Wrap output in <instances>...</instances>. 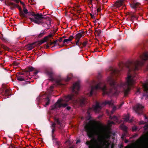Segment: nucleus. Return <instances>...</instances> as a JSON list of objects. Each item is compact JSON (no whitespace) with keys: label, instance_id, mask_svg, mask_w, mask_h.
<instances>
[{"label":"nucleus","instance_id":"nucleus-1","mask_svg":"<svg viewBox=\"0 0 148 148\" xmlns=\"http://www.w3.org/2000/svg\"><path fill=\"white\" fill-rule=\"evenodd\" d=\"M85 129L89 137L97 136V139L93 138L86 142L89 145L88 148H108L111 134L109 127L99 121L92 120L86 125Z\"/></svg>","mask_w":148,"mask_h":148},{"label":"nucleus","instance_id":"nucleus-2","mask_svg":"<svg viewBox=\"0 0 148 148\" xmlns=\"http://www.w3.org/2000/svg\"><path fill=\"white\" fill-rule=\"evenodd\" d=\"M130 72V71H129ZM118 73V71L114 70L112 72V75H116ZM135 76L132 75L129 73L126 79L125 83L121 84L120 86L117 85L114 81V78L112 76L108 78V82L109 83L111 87L109 92H108L106 89V86L104 83L101 82H99L95 86H92L90 93L88 94L89 96H91L93 92L95 90L100 89L103 90L104 94H107L110 95H113L114 96L117 95L118 94L117 91L118 89L119 88H123L125 95L127 96L129 93L131 88L136 83Z\"/></svg>","mask_w":148,"mask_h":148},{"label":"nucleus","instance_id":"nucleus-3","mask_svg":"<svg viewBox=\"0 0 148 148\" xmlns=\"http://www.w3.org/2000/svg\"><path fill=\"white\" fill-rule=\"evenodd\" d=\"M124 148H148V131L142 135L135 142Z\"/></svg>","mask_w":148,"mask_h":148},{"label":"nucleus","instance_id":"nucleus-4","mask_svg":"<svg viewBox=\"0 0 148 148\" xmlns=\"http://www.w3.org/2000/svg\"><path fill=\"white\" fill-rule=\"evenodd\" d=\"M147 60H148V53H144L140 56L139 59L131 62L128 67L130 69L129 71L131 70L134 71L138 70L139 68L143 64L145 61Z\"/></svg>","mask_w":148,"mask_h":148},{"label":"nucleus","instance_id":"nucleus-5","mask_svg":"<svg viewBox=\"0 0 148 148\" xmlns=\"http://www.w3.org/2000/svg\"><path fill=\"white\" fill-rule=\"evenodd\" d=\"M74 95H68L66 97L64 100L66 101H69L70 100H73V103L74 105H82L85 103V101L86 99L85 98L82 97L81 99H79L78 100L77 99L73 100Z\"/></svg>","mask_w":148,"mask_h":148},{"label":"nucleus","instance_id":"nucleus-6","mask_svg":"<svg viewBox=\"0 0 148 148\" xmlns=\"http://www.w3.org/2000/svg\"><path fill=\"white\" fill-rule=\"evenodd\" d=\"M33 16L34 17V18H30L32 21L38 24L42 23L43 18L42 15L38 14H33Z\"/></svg>","mask_w":148,"mask_h":148},{"label":"nucleus","instance_id":"nucleus-7","mask_svg":"<svg viewBox=\"0 0 148 148\" xmlns=\"http://www.w3.org/2000/svg\"><path fill=\"white\" fill-rule=\"evenodd\" d=\"M101 108V107L100 106V104L98 102H96L95 105H93L92 108L89 109L88 111V113L90 110L91 109L93 110L95 112H99L100 111Z\"/></svg>","mask_w":148,"mask_h":148},{"label":"nucleus","instance_id":"nucleus-8","mask_svg":"<svg viewBox=\"0 0 148 148\" xmlns=\"http://www.w3.org/2000/svg\"><path fill=\"white\" fill-rule=\"evenodd\" d=\"M144 106L139 104H138L134 107V109L137 113L140 114L142 113Z\"/></svg>","mask_w":148,"mask_h":148},{"label":"nucleus","instance_id":"nucleus-9","mask_svg":"<svg viewBox=\"0 0 148 148\" xmlns=\"http://www.w3.org/2000/svg\"><path fill=\"white\" fill-rule=\"evenodd\" d=\"M80 87V84L79 82H77L75 83L74 84L72 89L73 93L77 95L78 93Z\"/></svg>","mask_w":148,"mask_h":148},{"label":"nucleus","instance_id":"nucleus-10","mask_svg":"<svg viewBox=\"0 0 148 148\" xmlns=\"http://www.w3.org/2000/svg\"><path fill=\"white\" fill-rule=\"evenodd\" d=\"M83 33H79L77 34L75 36V42L76 45L80 47V42L79 40L81 38L82 36Z\"/></svg>","mask_w":148,"mask_h":148},{"label":"nucleus","instance_id":"nucleus-11","mask_svg":"<svg viewBox=\"0 0 148 148\" xmlns=\"http://www.w3.org/2000/svg\"><path fill=\"white\" fill-rule=\"evenodd\" d=\"M64 100L63 99H60L58 100L57 102L55 105V107L56 108L57 107H65L67 106L66 103L62 104V102Z\"/></svg>","mask_w":148,"mask_h":148},{"label":"nucleus","instance_id":"nucleus-12","mask_svg":"<svg viewBox=\"0 0 148 148\" xmlns=\"http://www.w3.org/2000/svg\"><path fill=\"white\" fill-rule=\"evenodd\" d=\"M125 0H120L116 1L114 4V6L117 8L120 7L124 5Z\"/></svg>","mask_w":148,"mask_h":148},{"label":"nucleus","instance_id":"nucleus-13","mask_svg":"<svg viewBox=\"0 0 148 148\" xmlns=\"http://www.w3.org/2000/svg\"><path fill=\"white\" fill-rule=\"evenodd\" d=\"M120 128L125 132V133L122 134V136L121 137L123 139L124 138V136L127 133V127L124 125H122L120 126Z\"/></svg>","mask_w":148,"mask_h":148},{"label":"nucleus","instance_id":"nucleus-14","mask_svg":"<svg viewBox=\"0 0 148 148\" xmlns=\"http://www.w3.org/2000/svg\"><path fill=\"white\" fill-rule=\"evenodd\" d=\"M10 91L9 89H6L4 92H3L2 93V95L4 96L5 97H7L8 95H10Z\"/></svg>","mask_w":148,"mask_h":148},{"label":"nucleus","instance_id":"nucleus-15","mask_svg":"<svg viewBox=\"0 0 148 148\" xmlns=\"http://www.w3.org/2000/svg\"><path fill=\"white\" fill-rule=\"evenodd\" d=\"M129 114H127L126 115H124L123 116V119L125 121L128 122H131L132 121V120L131 119L129 120Z\"/></svg>","mask_w":148,"mask_h":148},{"label":"nucleus","instance_id":"nucleus-16","mask_svg":"<svg viewBox=\"0 0 148 148\" xmlns=\"http://www.w3.org/2000/svg\"><path fill=\"white\" fill-rule=\"evenodd\" d=\"M143 87L145 92L148 93V82H146L143 85Z\"/></svg>","mask_w":148,"mask_h":148},{"label":"nucleus","instance_id":"nucleus-17","mask_svg":"<svg viewBox=\"0 0 148 148\" xmlns=\"http://www.w3.org/2000/svg\"><path fill=\"white\" fill-rule=\"evenodd\" d=\"M73 38V36H70L68 38L64 39L63 40L64 43H66L68 44L69 42L71 41Z\"/></svg>","mask_w":148,"mask_h":148},{"label":"nucleus","instance_id":"nucleus-18","mask_svg":"<svg viewBox=\"0 0 148 148\" xmlns=\"http://www.w3.org/2000/svg\"><path fill=\"white\" fill-rule=\"evenodd\" d=\"M114 102L112 101H106L103 103V105H108L109 106H112L113 105Z\"/></svg>","mask_w":148,"mask_h":148},{"label":"nucleus","instance_id":"nucleus-19","mask_svg":"<svg viewBox=\"0 0 148 148\" xmlns=\"http://www.w3.org/2000/svg\"><path fill=\"white\" fill-rule=\"evenodd\" d=\"M139 4L138 3H133L130 5L131 7L133 8H136L139 5Z\"/></svg>","mask_w":148,"mask_h":148},{"label":"nucleus","instance_id":"nucleus-20","mask_svg":"<svg viewBox=\"0 0 148 148\" xmlns=\"http://www.w3.org/2000/svg\"><path fill=\"white\" fill-rule=\"evenodd\" d=\"M35 43H33L29 45L28 47L29 50H31L34 48L35 46Z\"/></svg>","mask_w":148,"mask_h":148},{"label":"nucleus","instance_id":"nucleus-21","mask_svg":"<svg viewBox=\"0 0 148 148\" xmlns=\"http://www.w3.org/2000/svg\"><path fill=\"white\" fill-rule=\"evenodd\" d=\"M9 5L10 6H12L14 8L18 7V5L17 4H15L13 3L10 2L9 3Z\"/></svg>","mask_w":148,"mask_h":148},{"label":"nucleus","instance_id":"nucleus-22","mask_svg":"<svg viewBox=\"0 0 148 148\" xmlns=\"http://www.w3.org/2000/svg\"><path fill=\"white\" fill-rule=\"evenodd\" d=\"M55 123H56V124H57L58 125H60L61 123L60 122H59V120L58 119H55Z\"/></svg>","mask_w":148,"mask_h":148},{"label":"nucleus","instance_id":"nucleus-23","mask_svg":"<svg viewBox=\"0 0 148 148\" xmlns=\"http://www.w3.org/2000/svg\"><path fill=\"white\" fill-rule=\"evenodd\" d=\"M52 36V35H49L48 36L46 37H45L44 38V40H45V41H47L48 40V38H51Z\"/></svg>","mask_w":148,"mask_h":148},{"label":"nucleus","instance_id":"nucleus-24","mask_svg":"<svg viewBox=\"0 0 148 148\" xmlns=\"http://www.w3.org/2000/svg\"><path fill=\"white\" fill-rule=\"evenodd\" d=\"M45 34V33L44 32H42L38 36V37L39 38H40L43 36Z\"/></svg>","mask_w":148,"mask_h":148},{"label":"nucleus","instance_id":"nucleus-25","mask_svg":"<svg viewBox=\"0 0 148 148\" xmlns=\"http://www.w3.org/2000/svg\"><path fill=\"white\" fill-rule=\"evenodd\" d=\"M138 129L136 126H134L132 127V130L133 131L137 130Z\"/></svg>","mask_w":148,"mask_h":148},{"label":"nucleus","instance_id":"nucleus-26","mask_svg":"<svg viewBox=\"0 0 148 148\" xmlns=\"http://www.w3.org/2000/svg\"><path fill=\"white\" fill-rule=\"evenodd\" d=\"M17 79H18V80L19 81H23L24 80V79L23 78H22L20 77H17Z\"/></svg>","mask_w":148,"mask_h":148},{"label":"nucleus","instance_id":"nucleus-27","mask_svg":"<svg viewBox=\"0 0 148 148\" xmlns=\"http://www.w3.org/2000/svg\"><path fill=\"white\" fill-rule=\"evenodd\" d=\"M114 123L113 121H109L108 122V125L109 126L111 125L112 124H113Z\"/></svg>","mask_w":148,"mask_h":148},{"label":"nucleus","instance_id":"nucleus-28","mask_svg":"<svg viewBox=\"0 0 148 148\" xmlns=\"http://www.w3.org/2000/svg\"><path fill=\"white\" fill-rule=\"evenodd\" d=\"M34 69V68L32 67H29L28 68L29 71H33Z\"/></svg>","mask_w":148,"mask_h":148},{"label":"nucleus","instance_id":"nucleus-29","mask_svg":"<svg viewBox=\"0 0 148 148\" xmlns=\"http://www.w3.org/2000/svg\"><path fill=\"white\" fill-rule=\"evenodd\" d=\"M140 88H138L137 89V91L136 93V94L138 95L140 93Z\"/></svg>","mask_w":148,"mask_h":148},{"label":"nucleus","instance_id":"nucleus-30","mask_svg":"<svg viewBox=\"0 0 148 148\" xmlns=\"http://www.w3.org/2000/svg\"><path fill=\"white\" fill-rule=\"evenodd\" d=\"M23 8H24V9H23L24 12L25 14L27 13L28 12H27V9H25V7Z\"/></svg>","mask_w":148,"mask_h":148},{"label":"nucleus","instance_id":"nucleus-31","mask_svg":"<svg viewBox=\"0 0 148 148\" xmlns=\"http://www.w3.org/2000/svg\"><path fill=\"white\" fill-rule=\"evenodd\" d=\"M87 41H85L82 43V45L84 46H85L87 45Z\"/></svg>","mask_w":148,"mask_h":148},{"label":"nucleus","instance_id":"nucleus-32","mask_svg":"<svg viewBox=\"0 0 148 148\" xmlns=\"http://www.w3.org/2000/svg\"><path fill=\"white\" fill-rule=\"evenodd\" d=\"M47 99L48 100V101L45 104L46 106L48 105L49 104V98H47Z\"/></svg>","mask_w":148,"mask_h":148},{"label":"nucleus","instance_id":"nucleus-33","mask_svg":"<svg viewBox=\"0 0 148 148\" xmlns=\"http://www.w3.org/2000/svg\"><path fill=\"white\" fill-rule=\"evenodd\" d=\"M20 14L22 16H24V14L22 11L20 12Z\"/></svg>","mask_w":148,"mask_h":148},{"label":"nucleus","instance_id":"nucleus-34","mask_svg":"<svg viewBox=\"0 0 148 148\" xmlns=\"http://www.w3.org/2000/svg\"><path fill=\"white\" fill-rule=\"evenodd\" d=\"M145 129H146L147 127H148V123H146L144 127Z\"/></svg>","mask_w":148,"mask_h":148},{"label":"nucleus","instance_id":"nucleus-35","mask_svg":"<svg viewBox=\"0 0 148 148\" xmlns=\"http://www.w3.org/2000/svg\"><path fill=\"white\" fill-rule=\"evenodd\" d=\"M20 3L22 4L23 5V8H24V7H25V4H24V3L22 2L21 1H20Z\"/></svg>","mask_w":148,"mask_h":148},{"label":"nucleus","instance_id":"nucleus-36","mask_svg":"<svg viewBox=\"0 0 148 148\" xmlns=\"http://www.w3.org/2000/svg\"><path fill=\"white\" fill-rule=\"evenodd\" d=\"M101 10V8H99L97 9V12H99Z\"/></svg>","mask_w":148,"mask_h":148},{"label":"nucleus","instance_id":"nucleus-37","mask_svg":"<svg viewBox=\"0 0 148 148\" xmlns=\"http://www.w3.org/2000/svg\"><path fill=\"white\" fill-rule=\"evenodd\" d=\"M144 123V122L143 121H141L140 122V124H143V123Z\"/></svg>","mask_w":148,"mask_h":148},{"label":"nucleus","instance_id":"nucleus-38","mask_svg":"<svg viewBox=\"0 0 148 148\" xmlns=\"http://www.w3.org/2000/svg\"><path fill=\"white\" fill-rule=\"evenodd\" d=\"M55 123H53L52 125V126L53 127H54L55 126Z\"/></svg>","mask_w":148,"mask_h":148},{"label":"nucleus","instance_id":"nucleus-39","mask_svg":"<svg viewBox=\"0 0 148 148\" xmlns=\"http://www.w3.org/2000/svg\"><path fill=\"white\" fill-rule=\"evenodd\" d=\"M114 145L113 144H112L111 145V148H113L114 147Z\"/></svg>","mask_w":148,"mask_h":148},{"label":"nucleus","instance_id":"nucleus-40","mask_svg":"<svg viewBox=\"0 0 148 148\" xmlns=\"http://www.w3.org/2000/svg\"><path fill=\"white\" fill-rule=\"evenodd\" d=\"M33 1V0H29V3L31 4H32L33 3H31L30 2V1H31V2H32V1Z\"/></svg>","mask_w":148,"mask_h":148},{"label":"nucleus","instance_id":"nucleus-41","mask_svg":"<svg viewBox=\"0 0 148 148\" xmlns=\"http://www.w3.org/2000/svg\"><path fill=\"white\" fill-rule=\"evenodd\" d=\"M70 107H67V109L68 110H69L70 109Z\"/></svg>","mask_w":148,"mask_h":148},{"label":"nucleus","instance_id":"nucleus-42","mask_svg":"<svg viewBox=\"0 0 148 148\" xmlns=\"http://www.w3.org/2000/svg\"><path fill=\"white\" fill-rule=\"evenodd\" d=\"M138 136V135L137 134H136L133 136V137H135Z\"/></svg>","mask_w":148,"mask_h":148},{"label":"nucleus","instance_id":"nucleus-43","mask_svg":"<svg viewBox=\"0 0 148 148\" xmlns=\"http://www.w3.org/2000/svg\"><path fill=\"white\" fill-rule=\"evenodd\" d=\"M89 3H92V0H89Z\"/></svg>","mask_w":148,"mask_h":148},{"label":"nucleus","instance_id":"nucleus-44","mask_svg":"<svg viewBox=\"0 0 148 148\" xmlns=\"http://www.w3.org/2000/svg\"><path fill=\"white\" fill-rule=\"evenodd\" d=\"M79 142H80V141L79 140H78L76 142V143H78Z\"/></svg>","mask_w":148,"mask_h":148},{"label":"nucleus","instance_id":"nucleus-45","mask_svg":"<svg viewBox=\"0 0 148 148\" xmlns=\"http://www.w3.org/2000/svg\"><path fill=\"white\" fill-rule=\"evenodd\" d=\"M19 9L20 11H21V7H19Z\"/></svg>","mask_w":148,"mask_h":148},{"label":"nucleus","instance_id":"nucleus-46","mask_svg":"<svg viewBox=\"0 0 148 148\" xmlns=\"http://www.w3.org/2000/svg\"><path fill=\"white\" fill-rule=\"evenodd\" d=\"M37 72H35V73H34V75H36V74H37Z\"/></svg>","mask_w":148,"mask_h":148},{"label":"nucleus","instance_id":"nucleus-47","mask_svg":"<svg viewBox=\"0 0 148 148\" xmlns=\"http://www.w3.org/2000/svg\"><path fill=\"white\" fill-rule=\"evenodd\" d=\"M95 81H93V84H95Z\"/></svg>","mask_w":148,"mask_h":148},{"label":"nucleus","instance_id":"nucleus-48","mask_svg":"<svg viewBox=\"0 0 148 148\" xmlns=\"http://www.w3.org/2000/svg\"><path fill=\"white\" fill-rule=\"evenodd\" d=\"M116 108L115 107H114L113 108V110H115V109Z\"/></svg>","mask_w":148,"mask_h":148},{"label":"nucleus","instance_id":"nucleus-49","mask_svg":"<svg viewBox=\"0 0 148 148\" xmlns=\"http://www.w3.org/2000/svg\"><path fill=\"white\" fill-rule=\"evenodd\" d=\"M70 79V78H68L67 79V80H69Z\"/></svg>","mask_w":148,"mask_h":148},{"label":"nucleus","instance_id":"nucleus-50","mask_svg":"<svg viewBox=\"0 0 148 148\" xmlns=\"http://www.w3.org/2000/svg\"><path fill=\"white\" fill-rule=\"evenodd\" d=\"M113 111H113V110H112V111L111 112V113H112H112H113Z\"/></svg>","mask_w":148,"mask_h":148},{"label":"nucleus","instance_id":"nucleus-51","mask_svg":"<svg viewBox=\"0 0 148 148\" xmlns=\"http://www.w3.org/2000/svg\"><path fill=\"white\" fill-rule=\"evenodd\" d=\"M123 104V103H122V104L121 105H121H122V104Z\"/></svg>","mask_w":148,"mask_h":148},{"label":"nucleus","instance_id":"nucleus-52","mask_svg":"<svg viewBox=\"0 0 148 148\" xmlns=\"http://www.w3.org/2000/svg\"><path fill=\"white\" fill-rule=\"evenodd\" d=\"M116 122H117V120L116 119Z\"/></svg>","mask_w":148,"mask_h":148},{"label":"nucleus","instance_id":"nucleus-53","mask_svg":"<svg viewBox=\"0 0 148 148\" xmlns=\"http://www.w3.org/2000/svg\"><path fill=\"white\" fill-rule=\"evenodd\" d=\"M1 53V51H0V54Z\"/></svg>","mask_w":148,"mask_h":148},{"label":"nucleus","instance_id":"nucleus-54","mask_svg":"<svg viewBox=\"0 0 148 148\" xmlns=\"http://www.w3.org/2000/svg\"><path fill=\"white\" fill-rule=\"evenodd\" d=\"M145 119H146V117L145 116Z\"/></svg>","mask_w":148,"mask_h":148},{"label":"nucleus","instance_id":"nucleus-55","mask_svg":"<svg viewBox=\"0 0 148 148\" xmlns=\"http://www.w3.org/2000/svg\"><path fill=\"white\" fill-rule=\"evenodd\" d=\"M146 95L147 96V97H148V95Z\"/></svg>","mask_w":148,"mask_h":148},{"label":"nucleus","instance_id":"nucleus-56","mask_svg":"<svg viewBox=\"0 0 148 148\" xmlns=\"http://www.w3.org/2000/svg\"><path fill=\"white\" fill-rule=\"evenodd\" d=\"M58 84H60L59 83H58Z\"/></svg>","mask_w":148,"mask_h":148},{"label":"nucleus","instance_id":"nucleus-57","mask_svg":"<svg viewBox=\"0 0 148 148\" xmlns=\"http://www.w3.org/2000/svg\"><path fill=\"white\" fill-rule=\"evenodd\" d=\"M1 1H2L3 0H0Z\"/></svg>","mask_w":148,"mask_h":148}]
</instances>
